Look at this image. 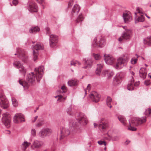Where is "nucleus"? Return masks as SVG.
Returning <instances> with one entry per match:
<instances>
[{"mask_svg":"<svg viewBox=\"0 0 151 151\" xmlns=\"http://www.w3.org/2000/svg\"><path fill=\"white\" fill-rule=\"evenodd\" d=\"M146 121L145 116L141 118L134 117L132 118L131 121H129V124L128 127V129L131 131L136 130V128L134 127L135 126L140 125L145 122Z\"/></svg>","mask_w":151,"mask_h":151,"instance_id":"2","label":"nucleus"},{"mask_svg":"<svg viewBox=\"0 0 151 151\" xmlns=\"http://www.w3.org/2000/svg\"><path fill=\"white\" fill-rule=\"evenodd\" d=\"M144 43L145 44L151 46V36L144 39Z\"/></svg>","mask_w":151,"mask_h":151,"instance_id":"32","label":"nucleus"},{"mask_svg":"<svg viewBox=\"0 0 151 151\" xmlns=\"http://www.w3.org/2000/svg\"><path fill=\"white\" fill-rule=\"evenodd\" d=\"M70 133V132L68 129L64 127L62 128L60 130V139H63L64 137L68 135Z\"/></svg>","mask_w":151,"mask_h":151,"instance_id":"22","label":"nucleus"},{"mask_svg":"<svg viewBox=\"0 0 151 151\" xmlns=\"http://www.w3.org/2000/svg\"><path fill=\"white\" fill-rule=\"evenodd\" d=\"M98 144L100 145H104L105 146H106V142L104 141L100 140L98 142Z\"/></svg>","mask_w":151,"mask_h":151,"instance_id":"45","label":"nucleus"},{"mask_svg":"<svg viewBox=\"0 0 151 151\" xmlns=\"http://www.w3.org/2000/svg\"><path fill=\"white\" fill-rule=\"evenodd\" d=\"M104 60L106 63L108 65H112L116 61V60L111 55H104Z\"/></svg>","mask_w":151,"mask_h":151,"instance_id":"17","label":"nucleus"},{"mask_svg":"<svg viewBox=\"0 0 151 151\" xmlns=\"http://www.w3.org/2000/svg\"><path fill=\"white\" fill-rule=\"evenodd\" d=\"M118 119L120 122L123 125H125L126 124V119L123 116L119 115L118 116Z\"/></svg>","mask_w":151,"mask_h":151,"instance_id":"33","label":"nucleus"},{"mask_svg":"<svg viewBox=\"0 0 151 151\" xmlns=\"http://www.w3.org/2000/svg\"><path fill=\"white\" fill-rule=\"evenodd\" d=\"M151 113V109L150 108H148L146 110L144 114L148 116Z\"/></svg>","mask_w":151,"mask_h":151,"instance_id":"43","label":"nucleus"},{"mask_svg":"<svg viewBox=\"0 0 151 151\" xmlns=\"http://www.w3.org/2000/svg\"><path fill=\"white\" fill-rule=\"evenodd\" d=\"M104 119L103 118L101 119V121L100 122L99 125V128L100 130L103 131L107 127V125L106 123L102 122V121H104Z\"/></svg>","mask_w":151,"mask_h":151,"instance_id":"26","label":"nucleus"},{"mask_svg":"<svg viewBox=\"0 0 151 151\" xmlns=\"http://www.w3.org/2000/svg\"><path fill=\"white\" fill-rule=\"evenodd\" d=\"M76 65H81V63L78 61L76 60Z\"/></svg>","mask_w":151,"mask_h":151,"instance_id":"57","label":"nucleus"},{"mask_svg":"<svg viewBox=\"0 0 151 151\" xmlns=\"http://www.w3.org/2000/svg\"><path fill=\"white\" fill-rule=\"evenodd\" d=\"M139 81L137 82H135L134 83V86H138L139 85Z\"/></svg>","mask_w":151,"mask_h":151,"instance_id":"54","label":"nucleus"},{"mask_svg":"<svg viewBox=\"0 0 151 151\" xmlns=\"http://www.w3.org/2000/svg\"><path fill=\"white\" fill-rule=\"evenodd\" d=\"M44 1V0H37V2L40 4L42 3Z\"/></svg>","mask_w":151,"mask_h":151,"instance_id":"56","label":"nucleus"},{"mask_svg":"<svg viewBox=\"0 0 151 151\" xmlns=\"http://www.w3.org/2000/svg\"><path fill=\"white\" fill-rule=\"evenodd\" d=\"M13 121L15 123H18L21 122H24V116L21 113H17L14 116Z\"/></svg>","mask_w":151,"mask_h":151,"instance_id":"11","label":"nucleus"},{"mask_svg":"<svg viewBox=\"0 0 151 151\" xmlns=\"http://www.w3.org/2000/svg\"><path fill=\"white\" fill-rule=\"evenodd\" d=\"M44 71V68L43 66L35 68V74L34 75L33 72L28 74L26 77V81L22 82L20 80V84L23 86L24 88H27L30 84L35 82L36 80L37 82H39L42 78Z\"/></svg>","mask_w":151,"mask_h":151,"instance_id":"1","label":"nucleus"},{"mask_svg":"<svg viewBox=\"0 0 151 151\" xmlns=\"http://www.w3.org/2000/svg\"><path fill=\"white\" fill-rule=\"evenodd\" d=\"M17 53L15 54L14 55H19V57L22 58V60L25 62L27 58V56L24 50L20 48H17Z\"/></svg>","mask_w":151,"mask_h":151,"instance_id":"19","label":"nucleus"},{"mask_svg":"<svg viewBox=\"0 0 151 151\" xmlns=\"http://www.w3.org/2000/svg\"><path fill=\"white\" fill-rule=\"evenodd\" d=\"M91 86V85L90 84H88L86 90H88V91H89L90 90Z\"/></svg>","mask_w":151,"mask_h":151,"instance_id":"55","label":"nucleus"},{"mask_svg":"<svg viewBox=\"0 0 151 151\" xmlns=\"http://www.w3.org/2000/svg\"><path fill=\"white\" fill-rule=\"evenodd\" d=\"M97 39L96 37H95L93 40L92 44L93 47H102L104 46L105 43V40L104 39L100 38L98 42H97Z\"/></svg>","mask_w":151,"mask_h":151,"instance_id":"9","label":"nucleus"},{"mask_svg":"<svg viewBox=\"0 0 151 151\" xmlns=\"http://www.w3.org/2000/svg\"><path fill=\"white\" fill-rule=\"evenodd\" d=\"M36 134V130L34 128H32L31 130V136L33 137H35Z\"/></svg>","mask_w":151,"mask_h":151,"instance_id":"40","label":"nucleus"},{"mask_svg":"<svg viewBox=\"0 0 151 151\" xmlns=\"http://www.w3.org/2000/svg\"><path fill=\"white\" fill-rule=\"evenodd\" d=\"M13 65L15 68L19 69L20 73L24 75H25L26 72V70L19 61H15L13 63Z\"/></svg>","mask_w":151,"mask_h":151,"instance_id":"13","label":"nucleus"},{"mask_svg":"<svg viewBox=\"0 0 151 151\" xmlns=\"http://www.w3.org/2000/svg\"><path fill=\"white\" fill-rule=\"evenodd\" d=\"M111 139L114 141H117L119 139V138L117 136L113 137Z\"/></svg>","mask_w":151,"mask_h":151,"instance_id":"52","label":"nucleus"},{"mask_svg":"<svg viewBox=\"0 0 151 151\" xmlns=\"http://www.w3.org/2000/svg\"><path fill=\"white\" fill-rule=\"evenodd\" d=\"M135 14V22L137 23L138 22H143L145 20V17L142 10L139 7L137 8L136 12Z\"/></svg>","mask_w":151,"mask_h":151,"instance_id":"4","label":"nucleus"},{"mask_svg":"<svg viewBox=\"0 0 151 151\" xmlns=\"http://www.w3.org/2000/svg\"><path fill=\"white\" fill-rule=\"evenodd\" d=\"M38 117V116H36L34 118H33L32 119V123L35 122L36 121Z\"/></svg>","mask_w":151,"mask_h":151,"instance_id":"49","label":"nucleus"},{"mask_svg":"<svg viewBox=\"0 0 151 151\" xmlns=\"http://www.w3.org/2000/svg\"><path fill=\"white\" fill-rule=\"evenodd\" d=\"M145 16H146V17L148 19H150V17L148 16L147 14H145Z\"/></svg>","mask_w":151,"mask_h":151,"instance_id":"60","label":"nucleus"},{"mask_svg":"<svg viewBox=\"0 0 151 151\" xmlns=\"http://www.w3.org/2000/svg\"><path fill=\"white\" fill-rule=\"evenodd\" d=\"M57 97H58V101H64L66 99V97H63L62 95H58V96H56L55 97V98Z\"/></svg>","mask_w":151,"mask_h":151,"instance_id":"36","label":"nucleus"},{"mask_svg":"<svg viewBox=\"0 0 151 151\" xmlns=\"http://www.w3.org/2000/svg\"><path fill=\"white\" fill-rule=\"evenodd\" d=\"M70 125L72 124V126H74V125H76V124L74 122H72L71 124V123L70 122Z\"/></svg>","mask_w":151,"mask_h":151,"instance_id":"58","label":"nucleus"},{"mask_svg":"<svg viewBox=\"0 0 151 151\" xmlns=\"http://www.w3.org/2000/svg\"><path fill=\"white\" fill-rule=\"evenodd\" d=\"M2 118V121L4 125L7 127L10 126L11 124V118L10 115L8 113L3 114Z\"/></svg>","mask_w":151,"mask_h":151,"instance_id":"7","label":"nucleus"},{"mask_svg":"<svg viewBox=\"0 0 151 151\" xmlns=\"http://www.w3.org/2000/svg\"><path fill=\"white\" fill-rule=\"evenodd\" d=\"M40 30V28L38 26H34L31 27L29 30V32L31 33H35Z\"/></svg>","mask_w":151,"mask_h":151,"instance_id":"31","label":"nucleus"},{"mask_svg":"<svg viewBox=\"0 0 151 151\" xmlns=\"http://www.w3.org/2000/svg\"><path fill=\"white\" fill-rule=\"evenodd\" d=\"M132 36V31L131 29H126L123 32L122 35V37L119 38L118 41L121 42L123 40H129Z\"/></svg>","mask_w":151,"mask_h":151,"instance_id":"6","label":"nucleus"},{"mask_svg":"<svg viewBox=\"0 0 151 151\" xmlns=\"http://www.w3.org/2000/svg\"><path fill=\"white\" fill-rule=\"evenodd\" d=\"M30 144V143L25 140L22 143L21 145V147L22 150H25L29 146Z\"/></svg>","mask_w":151,"mask_h":151,"instance_id":"30","label":"nucleus"},{"mask_svg":"<svg viewBox=\"0 0 151 151\" xmlns=\"http://www.w3.org/2000/svg\"><path fill=\"white\" fill-rule=\"evenodd\" d=\"M28 9L31 12H37V6L35 2H31L29 4Z\"/></svg>","mask_w":151,"mask_h":151,"instance_id":"23","label":"nucleus"},{"mask_svg":"<svg viewBox=\"0 0 151 151\" xmlns=\"http://www.w3.org/2000/svg\"><path fill=\"white\" fill-rule=\"evenodd\" d=\"M103 67V65L102 64H97V67L95 71L96 75L99 76L101 72L102 68Z\"/></svg>","mask_w":151,"mask_h":151,"instance_id":"28","label":"nucleus"},{"mask_svg":"<svg viewBox=\"0 0 151 151\" xmlns=\"http://www.w3.org/2000/svg\"><path fill=\"white\" fill-rule=\"evenodd\" d=\"M93 124L95 127H96L97 126V124L96 123H94Z\"/></svg>","mask_w":151,"mask_h":151,"instance_id":"59","label":"nucleus"},{"mask_svg":"<svg viewBox=\"0 0 151 151\" xmlns=\"http://www.w3.org/2000/svg\"><path fill=\"white\" fill-rule=\"evenodd\" d=\"M83 18L82 14H80L76 20V22L77 23H78L80 22H82L83 20Z\"/></svg>","mask_w":151,"mask_h":151,"instance_id":"41","label":"nucleus"},{"mask_svg":"<svg viewBox=\"0 0 151 151\" xmlns=\"http://www.w3.org/2000/svg\"><path fill=\"white\" fill-rule=\"evenodd\" d=\"M106 146H105V147H104V150H106Z\"/></svg>","mask_w":151,"mask_h":151,"instance_id":"61","label":"nucleus"},{"mask_svg":"<svg viewBox=\"0 0 151 151\" xmlns=\"http://www.w3.org/2000/svg\"><path fill=\"white\" fill-rule=\"evenodd\" d=\"M78 121L81 124L84 125L87 124L88 121L86 116L83 114H80L77 118Z\"/></svg>","mask_w":151,"mask_h":151,"instance_id":"16","label":"nucleus"},{"mask_svg":"<svg viewBox=\"0 0 151 151\" xmlns=\"http://www.w3.org/2000/svg\"><path fill=\"white\" fill-rule=\"evenodd\" d=\"M0 106L3 109H6L9 106V102L3 94H0Z\"/></svg>","mask_w":151,"mask_h":151,"instance_id":"8","label":"nucleus"},{"mask_svg":"<svg viewBox=\"0 0 151 151\" xmlns=\"http://www.w3.org/2000/svg\"><path fill=\"white\" fill-rule=\"evenodd\" d=\"M42 125V123L41 122H40L37 124H36L35 126L37 127H39L41 126Z\"/></svg>","mask_w":151,"mask_h":151,"instance_id":"48","label":"nucleus"},{"mask_svg":"<svg viewBox=\"0 0 151 151\" xmlns=\"http://www.w3.org/2000/svg\"><path fill=\"white\" fill-rule=\"evenodd\" d=\"M136 56H137V58L134 57L132 58L131 60V63L132 64H134L136 63L137 61V58H138V55L137 54H136Z\"/></svg>","mask_w":151,"mask_h":151,"instance_id":"35","label":"nucleus"},{"mask_svg":"<svg viewBox=\"0 0 151 151\" xmlns=\"http://www.w3.org/2000/svg\"><path fill=\"white\" fill-rule=\"evenodd\" d=\"M42 145V142L37 140H34L31 145V148L32 150H36L40 148Z\"/></svg>","mask_w":151,"mask_h":151,"instance_id":"18","label":"nucleus"},{"mask_svg":"<svg viewBox=\"0 0 151 151\" xmlns=\"http://www.w3.org/2000/svg\"><path fill=\"white\" fill-rule=\"evenodd\" d=\"M93 55L96 60H99L101 58V56L99 54L93 53Z\"/></svg>","mask_w":151,"mask_h":151,"instance_id":"42","label":"nucleus"},{"mask_svg":"<svg viewBox=\"0 0 151 151\" xmlns=\"http://www.w3.org/2000/svg\"><path fill=\"white\" fill-rule=\"evenodd\" d=\"M78 81L76 79H72L69 80L68 82V86H76L78 84Z\"/></svg>","mask_w":151,"mask_h":151,"instance_id":"29","label":"nucleus"},{"mask_svg":"<svg viewBox=\"0 0 151 151\" xmlns=\"http://www.w3.org/2000/svg\"><path fill=\"white\" fill-rule=\"evenodd\" d=\"M105 75H107L108 77H109L113 76V73L110 70H106L104 72Z\"/></svg>","mask_w":151,"mask_h":151,"instance_id":"37","label":"nucleus"},{"mask_svg":"<svg viewBox=\"0 0 151 151\" xmlns=\"http://www.w3.org/2000/svg\"><path fill=\"white\" fill-rule=\"evenodd\" d=\"M52 132V129L49 128L42 129L39 132V136L41 138H44L48 134H50Z\"/></svg>","mask_w":151,"mask_h":151,"instance_id":"10","label":"nucleus"},{"mask_svg":"<svg viewBox=\"0 0 151 151\" xmlns=\"http://www.w3.org/2000/svg\"><path fill=\"white\" fill-rule=\"evenodd\" d=\"M129 60V58L127 56L120 57L117 59L116 63L114 66L117 69H121L126 65Z\"/></svg>","mask_w":151,"mask_h":151,"instance_id":"3","label":"nucleus"},{"mask_svg":"<svg viewBox=\"0 0 151 151\" xmlns=\"http://www.w3.org/2000/svg\"><path fill=\"white\" fill-rule=\"evenodd\" d=\"M46 31V32L48 34H49L50 33V28L48 27H47L45 28Z\"/></svg>","mask_w":151,"mask_h":151,"instance_id":"53","label":"nucleus"},{"mask_svg":"<svg viewBox=\"0 0 151 151\" xmlns=\"http://www.w3.org/2000/svg\"><path fill=\"white\" fill-rule=\"evenodd\" d=\"M123 17L125 22H128L132 19L131 14L129 12L123 13Z\"/></svg>","mask_w":151,"mask_h":151,"instance_id":"24","label":"nucleus"},{"mask_svg":"<svg viewBox=\"0 0 151 151\" xmlns=\"http://www.w3.org/2000/svg\"><path fill=\"white\" fill-rule=\"evenodd\" d=\"M122 78V75L121 73H117L114 78L113 80V84L115 86L118 85L121 83Z\"/></svg>","mask_w":151,"mask_h":151,"instance_id":"21","label":"nucleus"},{"mask_svg":"<svg viewBox=\"0 0 151 151\" xmlns=\"http://www.w3.org/2000/svg\"><path fill=\"white\" fill-rule=\"evenodd\" d=\"M36 110H35L34 111V112H36Z\"/></svg>","mask_w":151,"mask_h":151,"instance_id":"64","label":"nucleus"},{"mask_svg":"<svg viewBox=\"0 0 151 151\" xmlns=\"http://www.w3.org/2000/svg\"><path fill=\"white\" fill-rule=\"evenodd\" d=\"M70 65H73L76 66V60H72L70 63Z\"/></svg>","mask_w":151,"mask_h":151,"instance_id":"47","label":"nucleus"},{"mask_svg":"<svg viewBox=\"0 0 151 151\" xmlns=\"http://www.w3.org/2000/svg\"><path fill=\"white\" fill-rule=\"evenodd\" d=\"M83 61L84 66L82 67V68L86 69L91 67L92 66L93 61L91 58L84 59Z\"/></svg>","mask_w":151,"mask_h":151,"instance_id":"20","label":"nucleus"},{"mask_svg":"<svg viewBox=\"0 0 151 151\" xmlns=\"http://www.w3.org/2000/svg\"><path fill=\"white\" fill-rule=\"evenodd\" d=\"M13 4L15 6H16L18 3L17 0H13L12 1Z\"/></svg>","mask_w":151,"mask_h":151,"instance_id":"51","label":"nucleus"},{"mask_svg":"<svg viewBox=\"0 0 151 151\" xmlns=\"http://www.w3.org/2000/svg\"><path fill=\"white\" fill-rule=\"evenodd\" d=\"M145 65L146 66V67H147L148 66V65L146 64H145Z\"/></svg>","mask_w":151,"mask_h":151,"instance_id":"63","label":"nucleus"},{"mask_svg":"<svg viewBox=\"0 0 151 151\" xmlns=\"http://www.w3.org/2000/svg\"><path fill=\"white\" fill-rule=\"evenodd\" d=\"M68 114L71 115L72 114V109L70 107L68 108L66 110Z\"/></svg>","mask_w":151,"mask_h":151,"instance_id":"44","label":"nucleus"},{"mask_svg":"<svg viewBox=\"0 0 151 151\" xmlns=\"http://www.w3.org/2000/svg\"><path fill=\"white\" fill-rule=\"evenodd\" d=\"M43 48V45L40 42L37 43L35 45L33 46V55L34 61H35L37 59V56L38 55V51L42 50Z\"/></svg>","mask_w":151,"mask_h":151,"instance_id":"5","label":"nucleus"},{"mask_svg":"<svg viewBox=\"0 0 151 151\" xmlns=\"http://www.w3.org/2000/svg\"><path fill=\"white\" fill-rule=\"evenodd\" d=\"M151 83L150 81V80H147L145 81V84L146 86H149Z\"/></svg>","mask_w":151,"mask_h":151,"instance_id":"46","label":"nucleus"},{"mask_svg":"<svg viewBox=\"0 0 151 151\" xmlns=\"http://www.w3.org/2000/svg\"><path fill=\"white\" fill-rule=\"evenodd\" d=\"M89 97L93 102L97 103L100 100V96L96 92L93 91L89 95Z\"/></svg>","mask_w":151,"mask_h":151,"instance_id":"15","label":"nucleus"},{"mask_svg":"<svg viewBox=\"0 0 151 151\" xmlns=\"http://www.w3.org/2000/svg\"><path fill=\"white\" fill-rule=\"evenodd\" d=\"M12 104L14 106L16 107L18 106V102L14 98H12Z\"/></svg>","mask_w":151,"mask_h":151,"instance_id":"38","label":"nucleus"},{"mask_svg":"<svg viewBox=\"0 0 151 151\" xmlns=\"http://www.w3.org/2000/svg\"><path fill=\"white\" fill-rule=\"evenodd\" d=\"M50 45L52 47H54L58 42V36L54 35H50Z\"/></svg>","mask_w":151,"mask_h":151,"instance_id":"14","label":"nucleus"},{"mask_svg":"<svg viewBox=\"0 0 151 151\" xmlns=\"http://www.w3.org/2000/svg\"><path fill=\"white\" fill-rule=\"evenodd\" d=\"M112 101V99L110 97L108 96L107 97L106 99L107 105L110 108L112 107V106L111 104V102Z\"/></svg>","mask_w":151,"mask_h":151,"instance_id":"34","label":"nucleus"},{"mask_svg":"<svg viewBox=\"0 0 151 151\" xmlns=\"http://www.w3.org/2000/svg\"><path fill=\"white\" fill-rule=\"evenodd\" d=\"M80 10V7L78 4L74 5L72 12V14L73 16L76 15L79 12Z\"/></svg>","mask_w":151,"mask_h":151,"instance_id":"27","label":"nucleus"},{"mask_svg":"<svg viewBox=\"0 0 151 151\" xmlns=\"http://www.w3.org/2000/svg\"><path fill=\"white\" fill-rule=\"evenodd\" d=\"M123 28H124V29H125V30L126 29V27H123Z\"/></svg>","mask_w":151,"mask_h":151,"instance_id":"62","label":"nucleus"},{"mask_svg":"<svg viewBox=\"0 0 151 151\" xmlns=\"http://www.w3.org/2000/svg\"><path fill=\"white\" fill-rule=\"evenodd\" d=\"M130 75L131 76V79L129 81L127 86V89L129 91L132 90L134 89L133 84L134 83V77L135 73L132 71H130Z\"/></svg>","mask_w":151,"mask_h":151,"instance_id":"12","label":"nucleus"},{"mask_svg":"<svg viewBox=\"0 0 151 151\" xmlns=\"http://www.w3.org/2000/svg\"><path fill=\"white\" fill-rule=\"evenodd\" d=\"M67 91V89L65 86L63 85L61 88V89L58 91V92L60 93H65Z\"/></svg>","mask_w":151,"mask_h":151,"instance_id":"39","label":"nucleus"},{"mask_svg":"<svg viewBox=\"0 0 151 151\" xmlns=\"http://www.w3.org/2000/svg\"><path fill=\"white\" fill-rule=\"evenodd\" d=\"M146 69L145 68L142 67L140 69L139 71V74L140 77L143 79L145 78L147 75V73L146 72Z\"/></svg>","mask_w":151,"mask_h":151,"instance_id":"25","label":"nucleus"},{"mask_svg":"<svg viewBox=\"0 0 151 151\" xmlns=\"http://www.w3.org/2000/svg\"><path fill=\"white\" fill-rule=\"evenodd\" d=\"M73 3V0H70L68 3V6L69 7L71 6Z\"/></svg>","mask_w":151,"mask_h":151,"instance_id":"50","label":"nucleus"}]
</instances>
